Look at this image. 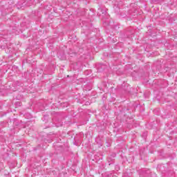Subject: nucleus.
I'll list each match as a JSON object with an SVG mask.
<instances>
[{"label": "nucleus", "instance_id": "nucleus-1", "mask_svg": "<svg viewBox=\"0 0 177 177\" xmlns=\"http://www.w3.org/2000/svg\"><path fill=\"white\" fill-rule=\"evenodd\" d=\"M113 158L115 157V153H113Z\"/></svg>", "mask_w": 177, "mask_h": 177}, {"label": "nucleus", "instance_id": "nucleus-2", "mask_svg": "<svg viewBox=\"0 0 177 177\" xmlns=\"http://www.w3.org/2000/svg\"><path fill=\"white\" fill-rule=\"evenodd\" d=\"M108 161H110V156L109 157Z\"/></svg>", "mask_w": 177, "mask_h": 177}]
</instances>
